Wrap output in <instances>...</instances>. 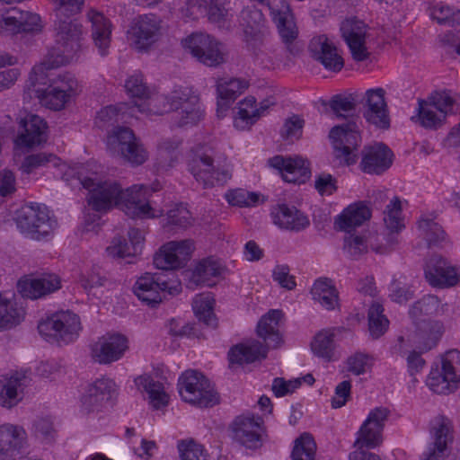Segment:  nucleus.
<instances>
[{"label":"nucleus","instance_id":"f257e3e1","mask_svg":"<svg viewBox=\"0 0 460 460\" xmlns=\"http://www.w3.org/2000/svg\"><path fill=\"white\" fill-rule=\"evenodd\" d=\"M83 187L89 190L88 204L95 212H106L118 207L132 218H155L162 216L163 211L153 206L150 199L152 192L145 185H134L122 190L115 181H102L96 173L91 176L79 177Z\"/></svg>","mask_w":460,"mask_h":460},{"label":"nucleus","instance_id":"f03ea898","mask_svg":"<svg viewBox=\"0 0 460 460\" xmlns=\"http://www.w3.org/2000/svg\"><path fill=\"white\" fill-rule=\"evenodd\" d=\"M53 24L55 46L43 60L35 66V71L57 68L72 62L83 49L84 32L83 24L74 15H55Z\"/></svg>","mask_w":460,"mask_h":460},{"label":"nucleus","instance_id":"7ed1b4c3","mask_svg":"<svg viewBox=\"0 0 460 460\" xmlns=\"http://www.w3.org/2000/svg\"><path fill=\"white\" fill-rule=\"evenodd\" d=\"M188 169L204 188L224 185L232 177V168L227 158L207 146L192 151Z\"/></svg>","mask_w":460,"mask_h":460},{"label":"nucleus","instance_id":"20e7f679","mask_svg":"<svg viewBox=\"0 0 460 460\" xmlns=\"http://www.w3.org/2000/svg\"><path fill=\"white\" fill-rule=\"evenodd\" d=\"M18 229L27 237L41 241L49 239L58 226L48 208L40 203H28L16 212Z\"/></svg>","mask_w":460,"mask_h":460},{"label":"nucleus","instance_id":"39448f33","mask_svg":"<svg viewBox=\"0 0 460 460\" xmlns=\"http://www.w3.org/2000/svg\"><path fill=\"white\" fill-rule=\"evenodd\" d=\"M181 286L173 272H146L137 280L134 286L136 296L146 303L155 305L159 304L166 295H177Z\"/></svg>","mask_w":460,"mask_h":460},{"label":"nucleus","instance_id":"423d86ee","mask_svg":"<svg viewBox=\"0 0 460 460\" xmlns=\"http://www.w3.org/2000/svg\"><path fill=\"white\" fill-rule=\"evenodd\" d=\"M178 387L183 401L198 407H213L219 402L211 382L201 372L186 370L179 377Z\"/></svg>","mask_w":460,"mask_h":460},{"label":"nucleus","instance_id":"0eeeda50","mask_svg":"<svg viewBox=\"0 0 460 460\" xmlns=\"http://www.w3.org/2000/svg\"><path fill=\"white\" fill-rule=\"evenodd\" d=\"M107 146L113 155L133 165H140L148 158V152L133 130L127 127H116L108 135Z\"/></svg>","mask_w":460,"mask_h":460},{"label":"nucleus","instance_id":"6e6552de","mask_svg":"<svg viewBox=\"0 0 460 460\" xmlns=\"http://www.w3.org/2000/svg\"><path fill=\"white\" fill-rule=\"evenodd\" d=\"M38 330L48 341L70 343L78 338L82 326L77 314L62 311L40 322Z\"/></svg>","mask_w":460,"mask_h":460},{"label":"nucleus","instance_id":"1a4fd4ad","mask_svg":"<svg viewBox=\"0 0 460 460\" xmlns=\"http://www.w3.org/2000/svg\"><path fill=\"white\" fill-rule=\"evenodd\" d=\"M460 382V351L450 349L441 358V367H432L427 379L429 387L437 394L454 391Z\"/></svg>","mask_w":460,"mask_h":460},{"label":"nucleus","instance_id":"9d476101","mask_svg":"<svg viewBox=\"0 0 460 460\" xmlns=\"http://www.w3.org/2000/svg\"><path fill=\"white\" fill-rule=\"evenodd\" d=\"M332 141L335 156L346 164H353L357 162L356 153L361 137L358 126L354 117L348 122L333 127L329 134Z\"/></svg>","mask_w":460,"mask_h":460},{"label":"nucleus","instance_id":"9b49d317","mask_svg":"<svg viewBox=\"0 0 460 460\" xmlns=\"http://www.w3.org/2000/svg\"><path fill=\"white\" fill-rule=\"evenodd\" d=\"M182 44L185 49L206 66H216L224 62L221 43L209 34L192 33L184 40Z\"/></svg>","mask_w":460,"mask_h":460},{"label":"nucleus","instance_id":"f8f14e48","mask_svg":"<svg viewBox=\"0 0 460 460\" xmlns=\"http://www.w3.org/2000/svg\"><path fill=\"white\" fill-rule=\"evenodd\" d=\"M193 250L191 240L170 241L155 254L154 264L164 271L181 268L190 260Z\"/></svg>","mask_w":460,"mask_h":460},{"label":"nucleus","instance_id":"ddd939ff","mask_svg":"<svg viewBox=\"0 0 460 460\" xmlns=\"http://www.w3.org/2000/svg\"><path fill=\"white\" fill-rule=\"evenodd\" d=\"M233 439L249 449L262 445L263 420L251 413L242 414L231 424Z\"/></svg>","mask_w":460,"mask_h":460},{"label":"nucleus","instance_id":"4468645a","mask_svg":"<svg viewBox=\"0 0 460 460\" xmlns=\"http://www.w3.org/2000/svg\"><path fill=\"white\" fill-rule=\"evenodd\" d=\"M443 333L442 324L438 322L432 323L429 326V333L422 332L413 340L415 349L409 352L406 361L408 372L411 376L420 373L426 365L421 354L437 346Z\"/></svg>","mask_w":460,"mask_h":460},{"label":"nucleus","instance_id":"2eb2a0df","mask_svg":"<svg viewBox=\"0 0 460 460\" xmlns=\"http://www.w3.org/2000/svg\"><path fill=\"white\" fill-rule=\"evenodd\" d=\"M60 288L61 279L54 273L27 276L17 283V289L22 296L31 300L44 298Z\"/></svg>","mask_w":460,"mask_h":460},{"label":"nucleus","instance_id":"dca6fc26","mask_svg":"<svg viewBox=\"0 0 460 460\" xmlns=\"http://www.w3.org/2000/svg\"><path fill=\"white\" fill-rule=\"evenodd\" d=\"M47 124L38 115L28 114L21 119L17 137L14 139L15 149H30L47 140Z\"/></svg>","mask_w":460,"mask_h":460},{"label":"nucleus","instance_id":"f3484780","mask_svg":"<svg viewBox=\"0 0 460 460\" xmlns=\"http://www.w3.org/2000/svg\"><path fill=\"white\" fill-rule=\"evenodd\" d=\"M389 415L390 411L385 407H376L370 411L358 432L356 444L360 448L376 447L382 440V431Z\"/></svg>","mask_w":460,"mask_h":460},{"label":"nucleus","instance_id":"a211bd4d","mask_svg":"<svg viewBox=\"0 0 460 460\" xmlns=\"http://www.w3.org/2000/svg\"><path fill=\"white\" fill-rule=\"evenodd\" d=\"M427 281L435 288H450L458 284L460 269L452 266L441 256H432L427 262L425 270Z\"/></svg>","mask_w":460,"mask_h":460},{"label":"nucleus","instance_id":"6ab92c4d","mask_svg":"<svg viewBox=\"0 0 460 460\" xmlns=\"http://www.w3.org/2000/svg\"><path fill=\"white\" fill-rule=\"evenodd\" d=\"M128 348V339L124 335L107 334L93 344L92 356L100 364H109L121 358Z\"/></svg>","mask_w":460,"mask_h":460},{"label":"nucleus","instance_id":"aec40b11","mask_svg":"<svg viewBox=\"0 0 460 460\" xmlns=\"http://www.w3.org/2000/svg\"><path fill=\"white\" fill-rule=\"evenodd\" d=\"M341 31L352 58L357 61L367 59L369 53L366 47L367 27L364 22L347 19L341 23Z\"/></svg>","mask_w":460,"mask_h":460},{"label":"nucleus","instance_id":"412c9836","mask_svg":"<svg viewBox=\"0 0 460 460\" xmlns=\"http://www.w3.org/2000/svg\"><path fill=\"white\" fill-rule=\"evenodd\" d=\"M383 88L369 89L365 93L364 118L380 128H388L390 119Z\"/></svg>","mask_w":460,"mask_h":460},{"label":"nucleus","instance_id":"4be33fe9","mask_svg":"<svg viewBox=\"0 0 460 460\" xmlns=\"http://www.w3.org/2000/svg\"><path fill=\"white\" fill-rule=\"evenodd\" d=\"M451 429V421L447 418L438 416L433 420L431 435L434 441L422 454V460L445 459L447 443L452 440Z\"/></svg>","mask_w":460,"mask_h":460},{"label":"nucleus","instance_id":"5701e85b","mask_svg":"<svg viewBox=\"0 0 460 460\" xmlns=\"http://www.w3.org/2000/svg\"><path fill=\"white\" fill-rule=\"evenodd\" d=\"M86 19L91 23V39L101 56H107L111 42L112 24L102 13L90 9Z\"/></svg>","mask_w":460,"mask_h":460},{"label":"nucleus","instance_id":"b1692460","mask_svg":"<svg viewBox=\"0 0 460 460\" xmlns=\"http://www.w3.org/2000/svg\"><path fill=\"white\" fill-rule=\"evenodd\" d=\"M30 379L26 372H11L0 376V406L12 408L21 400Z\"/></svg>","mask_w":460,"mask_h":460},{"label":"nucleus","instance_id":"393cba45","mask_svg":"<svg viewBox=\"0 0 460 460\" xmlns=\"http://www.w3.org/2000/svg\"><path fill=\"white\" fill-rule=\"evenodd\" d=\"M115 386L111 379L104 377L89 384L81 398L83 408L88 412L99 411L111 400Z\"/></svg>","mask_w":460,"mask_h":460},{"label":"nucleus","instance_id":"a878e982","mask_svg":"<svg viewBox=\"0 0 460 460\" xmlns=\"http://www.w3.org/2000/svg\"><path fill=\"white\" fill-rule=\"evenodd\" d=\"M40 22L38 14L16 8L0 13V27L10 33L39 31Z\"/></svg>","mask_w":460,"mask_h":460},{"label":"nucleus","instance_id":"bb28decb","mask_svg":"<svg viewBox=\"0 0 460 460\" xmlns=\"http://www.w3.org/2000/svg\"><path fill=\"white\" fill-rule=\"evenodd\" d=\"M270 166L278 169L283 180L290 183H304L309 178L310 170L302 157L276 155L268 161Z\"/></svg>","mask_w":460,"mask_h":460},{"label":"nucleus","instance_id":"cd10ccee","mask_svg":"<svg viewBox=\"0 0 460 460\" xmlns=\"http://www.w3.org/2000/svg\"><path fill=\"white\" fill-rule=\"evenodd\" d=\"M270 215L273 223L280 229L301 232L310 225V220L306 215L295 206L285 203L273 207Z\"/></svg>","mask_w":460,"mask_h":460},{"label":"nucleus","instance_id":"c85d7f7f","mask_svg":"<svg viewBox=\"0 0 460 460\" xmlns=\"http://www.w3.org/2000/svg\"><path fill=\"white\" fill-rule=\"evenodd\" d=\"M128 236L129 243L124 236H115L106 248L108 255L113 258H127L140 254L145 241L144 232L137 228H130Z\"/></svg>","mask_w":460,"mask_h":460},{"label":"nucleus","instance_id":"c756f323","mask_svg":"<svg viewBox=\"0 0 460 460\" xmlns=\"http://www.w3.org/2000/svg\"><path fill=\"white\" fill-rule=\"evenodd\" d=\"M309 48L314 58L321 62L327 70L340 72L344 66L342 57L339 54L337 48L324 35L314 38Z\"/></svg>","mask_w":460,"mask_h":460},{"label":"nucleus","instance_id":"7c9ffc66","mask_svg":"<svg viewBox=\"0 0 460 460\" xmlns=\"http://www.w3.org/2000/svg\"><path fill=\"white\" fill-rule=\"evenodd\" d=\"M392 151L384 144L366 146L362 151L361 168L367 173H382L392 164Z\"/></svg>","mask_w":460,"mask_h":460},{"label":"nucleus","instance_id":"2f4dec72","mask_svg":"<svg viewBox=\"0 0 460 460\" xmlns=\"http://www.w3.org/2000/svg\"><path fill=\"white\" fill-rule=\"evenodd\" d=\"M198 96L199 94L191 87H175L168 95H156L152 99V102H155L153 113L162 114L168 111H178L185 102L193 105Z\"/></svg>","mask_w":460,"mask_h":460},{"label":"nucleus","instance_id":"473e14b6","mask_svg":"<svg viewBox=\"0 0 460 460\" xmlns=\"http://www.w3.org/2000/svg\"><path fill=\"white\" fill-rule=\"evenodd\" d=\"M248 87V82L241 78L222 77L217 81V115L224 116L230 104Z\"/></svg>","mask_w":460,"mask_h":460},{"label":"nucleus","instance_id":"72a5a7b5","mask_svg":"<svg viewBox=\"0 0 460 460\" xmlns=\"http://www.w3.org/2000/svg\"><path fill=\"white\" fill-rule=\"evenodd\" d=\"M25 317L24 307L13 292L0 293V332L19 325Z\"/></svg>","mask_w":460,"mask_h":460},{"label":"nucleus","instance_id":"f704fd0d","mask_svg":"<svg viewBox=\"0 0 460 460\" xmlns=\"http://www.w3.org/2000/svg\"><path fill=\"white\" fill-rule=\"evenodd\" d=\"M125 89L130 97L144 101L143 103L135 102L134 108L142 113H153L155 102H153L152 99L156 95H151L140 72H135L128 77L125 82Z\"/></svg>","mask_w":460,"mask_h":460},{"label":"nucleus","instance_id":"c9c22d12","mask_svg":"<svg viewBox=\"0 0 460 460\" xmlns=\"http://www.w3.org/2000/svg\"><path fill=\"white\" fill-rule=\"evenodd\" d=\"M25 431L22 427L4 424L0 427V460H15L22 446Z\"/></svg>","mask_w":460,"mask_h":460},{"label":"nucleus","instance_id":"e433bc0d","mask_svg":"<svg viewBox=\"0 0 460 460\" xmlns=\"http://www.w3.org/2000/svg\"><path fill=\"white\" fill-rule=\"evenodd\" d=\"M274 104V101L265 100L261 102L260 108H257L254 97L250 96L245 98L239 102L238 111L234 118V126L242 129L250 127L264 114L267 109Z\"/></svg>","mask_w":460,"mask_h":460},{"label":"nucleus","instance_id":"4c0bfd02","mask_svg":"<svg viewBox=\"0 0 460 460\" xmlns=\"http://www.w3.org/2000/svg\"><path fill=\"white\" fill-rule=\"evenodd\" d=\"M371 217L369 207L362 202H356L346 208L335 218V226L341 231L349 232L351 229L361 226Z\"/></svg>","mask_w":460,"mask_h":460},{"label":"nucleus","instance_id":"58836bf2","mask_svg":"<svg viewBox=\"0 0 460 460\" xmlns=\"http://www.w3.org/2000/svg\"><path fill=\"white\" fill-rule=\"evenodd\" d=\"M402 200L398 197L393 198L383 211L385 231L389 233L388 242H398L400 232L405 227V218L402 214Z\"/></svg>","mask_w":460,"mask_h":460},{"label":"nucleus","instance_id":"ea45409f","mask_svg":"<svg viewBox=\"0 0 460 460\" xmlns=\"http://www.w3.org/2000/svg\"><path fill=\"white\" fill-rule=\"evenodd\" d=\"M282 313L279 310H270L263 315L257 325V334L263 339L267 348H277L282 341L279 333V320Z\"/></svg>","mask_w":460,"mask_h":460},{"label":"nucleus","instance_id":"a19ab883","mask_svg":"<svg viewBox=\"0 0 460 460\" xmlns=\"http://www.w3.org/2000/svg\"><path fill=\"white\" fill-rule=\"evenodd\" d=\"M54 68L44 69L43 72L35 71V66L32 69L36 78L35 80L38 82L43 81L47 79V82H43V84H48L49 86L54 87L55 89L60 90L61 93H68V96L72 97L76 94L78 89V83L75 77L68 73H53L51 70Z\"/></svg>","mask_w":460,"mask_h":460},{"label":"nucleus","instance_id":"79ce46f5","mask_svg":"<svg viewBox=\"0 0 460 460\" xmlns=\"http://www.w3.org/2000/svg\"><path fill=\"white\" fill-rule=\"evenodd\" d=\"M267 349L258 341H251L234 346L228 352L232 364H249L266 358Z\"/></svg>","mask_w":460,"mask_h":460},{"label":"nucleus","instance_id":"37998d69","mask_svg":"<svg viewBox=\"0 0 460 460\" xmlns=\"http://www.w3.org/2000/svg\"><path fill=\"white\" fill-rule=\"evenodd\" d=\"M160 29V20L154 14L141 16L135 27L133 33L137 48L145 49L157 39Z\"/></svg>","mask_w":460,"mask_h":460},{"label":"nucleus","instance_id":"c03bdc74","mask_svg":"<svg viewBox=\"0 0 460 460\" xmlns=\"http://www.w3.org/2000/svg\"><path fill=\"white\" fill-rule=\"evenodd\" d=\"M135 384L139 389H144L147 394L151 405L155 410L167 406L169 394L163 383L155 381L149 375H142L135 379Z\"/></svg>","mask_w":460,"mask_h":460},{"label":"nucleus","instance_id":"a18cd8bd","mask_svg":"<svg viewBox=\"0 0 460 460\" xmlns=\"http://www.w3.org/2000/svg\"><path fill=\"white\" fill-rule=\"evenodd\" d=\"M224 268L221 263L213 259L207 258L200 261L194 269L191 275V281L196 285L212 286V278L221 275Z\"/></svg>","mask_w":460,"mask_h":460},{"label":"nucleus","instance_id":"49530a36","mask_svg":"<svg viewBox=\"0 0 460 460\" xmlns=\"http://www.w3.org/2000/svg\"><path fill=\"white\" fill-rule=\"evenodd\" d=\"M206 17L210 22L220 28L230 27L233 13L228 0H206Z\"/></svg>","mask_w":460,"mask_h":460},{"label":"nucleus","instance_id":"de8ad7c7","mask_svg":"<svg viewBox=\"0 0 460 460\" xmlns=\"http://www.w3.org/2000/svg\"><path fill=\"white\" fill-rule=\"evenodd\" d=\"M313 299L327 310L334 309L338 304V292L328 279H317L311 289Z\"/></svg>","mask_w":460,"mask_h":460},{"label":"nucleus","instance_id":"09e8293b","mask_svg":"<svg viewBox=\"0 0 460 460\" xmlns=\"http://www.w3.org/2000/svg\"><path fill=\"white\" fill-rule=\"evenodd\" d=\"M447 305H441L438 296L427 295L413 304L409 314L413 319L422 315H439L445 313Z\"/></svg>","mask_w":460,"mask_h":460},{"label":"nucleus","instance_id":"8fccbe9b","mask_svg":"<svg viewBox=\"0 0 460 460\" xmlns=\"http://www.w3.org/2000/svg\"><path fill=\"white\" fill-rule=\"evenodd\" d=\"M177 111L175 119L178 127L195 126L204 118V108L200 102L199 96L196 97L193 105L185 102Z\"/></svg>","mask_w":460,"mask_h":460},{"label":"nucleus","instance_id":"3c124183","mask_svg":"<svg viewBox=\"0 0 460 460\" xmlns=\"http://www.w3.org/2000/svg\"><path fill=\"white\" fill-rule=\"evenodd\" d=\"M368 329L373 339H378L388 329L389 321L384 314V307L381 304L374 302L368 309Z\"/></svg>","mask_w":460,"mask_h":460},{"label":"nucleus","instance_id":"603ef678","mask_svg":"<svg viewBox=\"0 0 460 460\" xmlns=\"http://www.w3.org/2000/svg\"><path fill=\"white\" fill-rule=\"evenodd\" d=\"M311 348L314 355L330 361L335 349L334 333L330 330L319 332L312 341Z\"/></svg>","mask_w":460,"mask_h":460},{"label":"nucleus","instance_id":"864d4df0","mask_svg":"<svg viewBox=\"0 0 460 460\" xmlns=\"http://www.w3.org/2000/svg\"><path fill=\"white\" fill-rule=\"evenodd\" d=\"M213 305L214 299L208 293L197 295L192 302V308L196 316L208 326L215 325Z\"/></svg>","mask_w":460,"mask_h":460},{"label":"nucleus","instance_id":"5fc2aeb1","mask_svg":"<svg viewBox=\"0 0 460 460\" xmlns=\"http://www.w3.org/2000/svg\"><path fill=\"white\" fill-rule=\"evenodd\" d=\"M430 106L438 110L445 117L455 111L458 105L457 95L450 90L436 91L429 97Z\"/></svg>","mask_w":460,"mask_h":460},{"label":"nucleus","instance_id":"6e6d98bb","mask_svg":"<svg viewBox=\"0 0 460 460\" xmlns=\"http://www.w3.org/2000/svg\"><path fill=\"white\" fill-rule=\"evenodd\" d=\"M315 447L314 438L308 434H304L296 440L291 458L292 460H315Z\"/></svg>","mask_w":460,"mask_h":460},{"label":"nucleus","instance_id":"4d7b16f0","mask_svg":"<svg viewBox=\"0 0 460 460\" xmlns=\"http://www.w3.org/2000/svg\"><path fill=\"white\" fill-rule=\"evenodd\" d=\"M278 28L280 38L286 44L292 43L298 35V29L293 13H288L273 21Z\"/></svg>","mask_w":460,"mask_h":460},{"label":"nucleus","instance_id":"13d9d810","mask_svg":"<svg viewBox=\"0 0 460 460\" xmlns=\"http://www.w3.org/2000/svg\"><path fill=\"white\" fill-rule=\"evenodd\" d=\"M227 202L232 206L240 208L256 206L260 201V195L243 189L229 190L225 195Z\"/></svg>","mask_w":460,"mask_h":460},{"label":"nucleus","instance_id":"bf43d9fd","mask_svg":"<svg viewBox=\"0 0 460 460\" xmlns=\"http://www.w3.org/2000/svg\"><path fill=\"white\" fill-rule=\"evenodd\" d=\"M432 108L430 102L419 101V119L421 125L428 128H437L446 119L442 113H437Z\"/></svg>","mask_w":460,"mask_h":460},{"label":"nucleus","instance_id":"052dcab7","mask_svg":"<svg viewBox=\"0 0 460 460\" xmlns=\"http://www.w3.org/2000/svg\"><path fill=\"white\" fill-rule=\"evenodd\" d=\"M418 227L429 243H438L445 239V231L433 219L421 218Z\"/></svg>","mask_w":460,"mask_h":460},{"label":"nucleus","instance_id":"680f3d73","mask_svg":"<svg viewBox=\"0 0 460 460\" xmlns=\"http://www.w3.org/2000/svg\"><path fill=\"white\" fill-rule=\"evenodd\" d=\"M72 97L68 93H61L60 90L55 89L48 85L40 95L41 102L44 105L52 110H61L70 101Z\"/></svg>","mask_w":460,"mask_h":460},{"label":"nucleus","instance_id":"e2e57ef3","mask_svg":"<svg viewBox=\"0 0 460 460\" xmlns=\"http://www.w3.org/2000/svg\"><path fill=\"white\" fill-rule=\"evenodd\" d=\"M432 17L440 24L460 25V10L454 11L450 6L438 4L432 9Z\"/></svg>","mask_w":460,"mask_h":460},{"label":"nucleus","instance_id":"0e129e2a","mask_svg":"<svg viewBox=\"0 0 460 460\" xmlns=\"http://www.w3.org/2000/svg\"><path fill=\"white\" fill-rule=\"evenodd\" d=\"M371 367V357L365 352L357 351L348 357L346 369L355 376H360L367 372Z\"/></svg>","mask_w":460,"mask_h":460},{"label":"nucleus","instance_id":"69168bd1","mask_svg":"<svg viewBox=\"0 0 460 460\" xmlns=\"http://www.w3.org/2000/svg\"><path fill=\"white\" fill-rule=\"evenodd\" d=\"M167 225L186 228L191 225L192 217L187 207L177 204L167 213Z\"/></svg>","mask_w":460,"mask_h":460},{"label":"nucleus","instance_id":"338daca9","mask_svg":"<svg viewBox=\"0 0 460 460\" xmlns=\"http://www.w3.org/2000/svg\"><path fill=\"white\" fill-rule=\"evenodd\" d=\"M178 449L181 460H208L203 447L193 440L181 441Z\"/></svg>","mask_w":460,"mask_h":460},{"label":"nucleus","instance_id":"774afa93","mask_svg":"<svg viewBox=\"0 0 460 460\" xmlns=\"http://www.w3.org/2000/svg\"><path fill=\"white\" fill-rule=\"evenodd\" d=\"M330 107L339 118H347L355 111L356 104L348 96L335 95L330 102Z\"/></svg>","mask_w":460,"mask_h":460}]
</instances>
